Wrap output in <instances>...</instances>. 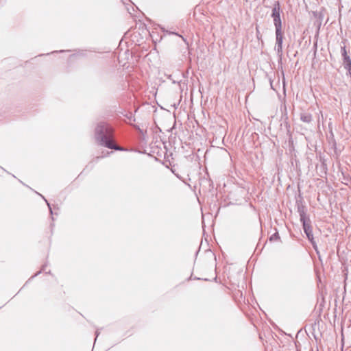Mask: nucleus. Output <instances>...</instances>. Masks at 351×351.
<instances>
[{
	"label": "nucleus",
	"mask_w": 351,
	"mask_h": 351,
	"mask_svg": "<svg viewBox=\"0 0 351 351\" xmlns=\"http://www.w3.org/2000/svg\"><path fill=\"white\" fill-rule=\"evenodd\" d=\"M96 335H96V338H97V337H98V335H99L98 332H96Z\"/></svg>",
	"instance_id": "obj_9"
},
{
	"label": "nucleus",
	"mask_w": 351,
	"mask_h": 351,
	"mask_svg": "<svg viewBox=\"0 0 351 351\" xmlns=\"http://www.w3.org/2000/svg\"><path fill=\"white\" fill-rule=\"evenodd\" d=\"M343 66L351 77V58L350 56H346V58H343Z\"/></svg>",
	"instance_id": "obj_5"
},
{
	"label": "nucleus",
	"mask_w": 351,
	"mask_h": 351,
	"mask_svg": "<svg viewBox=\"0 0 351 351\" xmlns=\"http://www.w3.org/2000/svg\"><path fill=\"white\" fill-rule=\"evenodd\" d=\"M45 201H46V202H47V205H48V206H49V210H50V213H51V214H53V211H52V210H51V207H50L49 204L47 202V200H45Z\"/></svg>",
	"instance_id": "obj_8"
},
{
	"label": "nucleus",
	"mask_w": 351,
	"mask_h": 351,
	"mask_svg": "<svg viewBox=\"0 0 351 351\" xmlns=\"http://www.w3.org/2000/svg\"><path fill=\"white\" fill-rule=\"evenodd\" d=\"M300 120L304 123H309L312 121V116L309 113H302Z\"/></svg>",
	"instance_id": "obj_6"
},
{
	"label": "nucleus",
	"mask_w": 351,
	"mask_h": 351,
	"mask_svg": "<svg viewBox=\"0 0 351 351\" xmlns=\"http://www.w3.org/2000/svg\"><path fill=\"white\" fill-rule=\"evenodd\" d=\"M271 17L274 20V23L276 29H282V22L280 19V7L278 2L274 4L272 9Z\"/></svg>",
	"instance_id": "obj_3"
},
{
	"label": "nucleus",
	"mask_w": 351,
	"mask_h": 351,
	"mask_svg": "<svg viewBox=\"0 0 351 351\" xmlns=\"http://www.w3.org/2000/svg\"><path fill=\"white\" fill-rule=\"evenodd\" d=\"M112 128L105 123H100L95 128V139L102 146L109 149L119 150L121 148L115 145L112 139Z\"/></svg>",
	"instance_id": "obj_1"
},
{
	"label": "nucleus",
	"mask_w": 351,
	"mask_h": 351,
	"mask_svg": "<svg viewBox=\"0 0 351 351\" xmlns=\"http://www.w3.org/2000/svg\"><path fill=\"white\" fill-rule=\"evenodd\" d=\"M300 218V221L302 223L303 229L306 234L307 238L311 242V243L314 245L315 243L313 241V234L312 232V228L311 226V221L309 218L306 217V213L303 208H299Z\"/></svg>",
	"instance_id": "obj_2"
},
{
	"label": "nucleus",
	"mask_w": 351,
	"mask_h": 351,
	"mask_svg": "<svg viewBox=\"0 0 351 351\" xmlns=\"http://www.w3.org/2000/svg\"><path fill=\"white\" fill-rule=\"evenodd\" d=\"M276 43L275 49L277 51L278 55H281L282 52V41L283 36L282 29H276Z\"/></svg>",
	"instance_id": "obj_4"
},
{
	"label": "nucleus",
	"mask_w": 351,
	"mask_h": 351,
	"mask_svg": "<svg viewBox=\"0 0 351 351\" xmlns=\"http://www.w3.org/2000/svg\"><path fill=\"white\" fill-rule=\"evenodd\" d=\"M341 54H342L343 58H346V56H348L347 54V51H346L345 46L341 47Z\"/></svg>",
	"instance_id": "obj_7"
}]
</instances>
